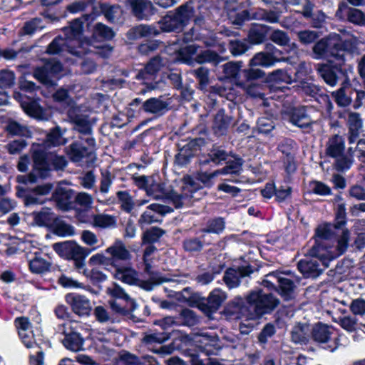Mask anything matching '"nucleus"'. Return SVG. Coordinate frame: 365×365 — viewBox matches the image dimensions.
<instances>
[{"label":"nucleus","mask_w":365,"mask_h":365,"mask_svg":"<svg viewBox=\"0 0 365 365\" xmlns=\"http://www.w3.org/2000/svg\"><path fill=\"white\" fill-rule=\"evenodd\" d=\"M242 61L228 62L223 65V71L227 78H236L242 67Z\"/></svg>","instance_id":"6e6d98bb"},{"label":"nucleus","mask_w":365,"mask_h":365,"mask_svg":"<svg viewBox=\"0 0 365 365\" xmlns=\"http://www.w3.org/2000/svg\"><path fill=\"white\" fill-rule=\"evenodd\" d=\"M227 294L220 289H215L207 297V304L214 312L217 311L222 302L226 299Z\"/></svg>","instance_id":"a19ab883"},{"label":"nucleus","mask_w":365,"mask_h":365,"mask_svg":"<svg viewBox=\"0 0 365 365\" xmlns=\"http://www.w3.org/2000/svg\"><path fill=\"white\" fill-rule=\"evenodd\" d=\"M300 42L304 44H309L314 42L319 38V33L315 31L304 30L297 33Z\"/></svg>","instance_id":"0e129e2a"},{"label":"nucleus","mask_w":365,"mask_h":365,"mask_svg":"<svg viewBox=\"0 0 365 365\" xmlns=\"http://www.w3.org/2000/svg\"><path fill=\"white\" fill-rule=\"evenodd\" d=\"M90 15H85L82 19H76L73 21L68 27L63 29L66 38L58 36L48 45L47 52L50 54H57L67 51L76 55L81 56L92 52L89 48L88 41H82L83 25L84 21H88Z\"/></svg>","instance_id":"f03ea898"},{"label":"nucleus","mask_w":365,"mask_h":365,"mask_svg":"<svg viewBox=\"0 0 365 365\" xmlns=\"http://www.w3.org/2000/svg\"><path fill=\"white\" fill-rule=\"evenodd\" d=\"M116 221L115 216L101 213L93 215L91 225L96 228L110 229L116 226Z\"/></svg>","instance_id":"bb28decb"},{"label":"nucleus","mask_w":365,"mask_h":365,"mask_svg":"<svg viewBox=\"0 0 365 365\" xmlns=\"http://www.w3.org/2000/svg\"><path fill=\"white\" fill-rule=\"evenodd\" d=\"M90 266L108 265L112 264L110 257H106L103 252H98L92 255L88 259Z\"/></svg>","instance_id":"69168bd1"},{"label":"nucleus","mask_w":365,"mask_h":365,"mask_svg":"<svg viewBox=\"0 0 365 365\" xmlns=\"http://www.w3.org/2000/svg\"><path fill=\"white\" fill-rule=\"evenodd\" d=\"M199 187L200 186H198L190 176H187L185 177L182 180L181 194L177 193L173 190L168 192L165 188L164 183L157 182L154 180V178H153L151 183L149 184L147 188L146 193L148 196L155 200L163 198L170 200L175 208H180L185 205V200L187 197H194L192 194L190 195L187 191L193 192V190H196L199 189Z\"/></svg>","instance_id":"7ed1b4c3"},{"label":"nucleus","mask_w":365,"mask_h":365,"mask_svg":"<svg viewBox=\"0 0 365 365\" xmlns=\"http://www.w3.org/2000/svg\"><path fill=\"white\" fill-rule=\"evenodd\" d=\"M267 51L257 53L250 61V67L261 66L269 68L275 65L277 62L283 61L284 58L281 56L282 52L273 47L272 49L267 46Z\"/></svg>","instance_id":"4468645a"},{"label":"nucleus","mask_w":365,"mask_h":365,"mask_svg":"<svg viewBox=\"0 0 365 365\" xmlns=\"http://www.w3.org/2000/svg\"><path fill=\"white\" fill-rule=\"evenodd\" d=\"M63 133L58 126L52 129L46 136V143L48 146H58L67 143L63 137Z\"/></svg>","instance_id":"3c124183"},{"label":"nucleus","mask_w":365,"mask_h":365,"mask_svg":"<svg viewBox=\"0 0 365 365\" xmlns=\"http://www.w3.org/2000/svg\"><path fill=\"white\" fill-rule=\"evenodd\" d=\"M24 346L27 348H32L33 352L30 355V365H43V353L41 349L35 343L26 342Z\"/></svg>","instance_id":"8fccbe9b"},{"label":"nucleus","mask_w":365,"mask_h":365,"mask_svg":"<svg viewBox=\"0 0 365 365\" xmlns=\"http://www.w3.org/2000/svg\"><path fill=\"white\" fill-rule=\"evenodd\" d=\"M62 70V65L59 61L52 59L45 63L43 67L37 68L34 71V76L41 83L47 84L50 78L58 74Z\"/></svg>","instance_id":"6ab92c4d"},{"label":"nucleus","mask_w":365,"mask_h":365,"mask_svg":"<svg viewBox=\"0 0 365 365\" xmlns=\"http://www.w3.org/2000/svg\"><path fill=\"white\" fill-rule=\"evenodd\" d=\"M309 331V326L306 324H298L295 325L292 331V340L296 343H304L307 340Z\"/></svg>","instance_id":"c03bdc74"},{"label":"nucleus","mask_w":365,"mask_h":365,"mask_svg":"<svg viewBox=\"0 0 365 365\" xmlns=\"http://www.w3.org/2000/svg\"><path fill=\"white\" fill-rule=\"evenodd\" d=\"M130 6L134 15L139 19H147L153 14V5L148 0H120Z\"/></svg>","instance_id":"a211bd4d"},{"label":"nucleus","mask_w":365,"mask_h":365,"mask_svg":"<svg viewBox=\"0 0 365 365\" xmlns=\"http://www.w3.org/2000/svg\"><path fill=\"white\" fill-rule=\"evenodd\" d=\"M317 71L327 85L334 87L337 84V76L329 66L318 64Z\"/></svg>","instance_id":"4c0bfd02"},{"label":"nucleus","mask_w":365,"mask_h":365,"mask_svg":"<svg viewBox=\"0 0 365 365\" xmlns=\"http://www.w3.org/2000/svg\"><path fill=\"white\" fill-rule=\"evenodd\" d=\"M169 336L165 333H151L146 334L143 341L147 345H152L154 344H162L168 339Z\"/></svg>","instance_id":"4d7b16f0"},{"label":"nucleus","mask_w":365,"mask_h":365,"mask_svg":"<svg viewBox=\"0 0 365 365\" xmlns=\"http://www.w3.org/2000/svg\"><path fill=\"white\" fill-rule=\"evenodd\" d=\"M173 209L169 206L163 205L157 203H153L147 207V209L141 215L139 219V223L143 224H152L158 221L160 215L171 212Z\"/></svg>","instance_id":"f3484780"},{"label":"nucleus","mask_w":365,"mask_h":365,"mask_svg":"<svg viewBox=\"0 0 365 365\" xmlns=\"http://www.w3.org/2000/svg\"><path fill=\"white\" fill-rule=\"evenodd\" d=\"M143 107L147 113L161 115L166 110L168 104L159 98H151L144 102Z\"/></svg>","instance_id":"72a5a7b5"},{"label":"nucleus","mask_w":365,"mask_h":365,"mask_svg":"<svg viewBox=\"0 0 365 365\" xmlns=\"http://www.w3.org/2000/svg\"><path fill=\"white\" fill-rule=\"evenodd\" d=\"M310 109L304 106L294 108L289 113V121L294 125L309 131L316 123L311 115Z\"/></svg>","instance_id":"dca6fc26"},{"label":"nucleus","mask_w":365,"mask_h":365,"mask_svg":"<svg viewBox=\"0 0 365 365\" xmlns=\"http://www.w3.org/2000/svg\"><path fill=\"white\" fill-rule=\"evenodd\" d=\"M106 252L110 255L111 263L118 261H127L131 259V254L125 245L120 240H116L106 248Z\"/></svg>","instance_id":"4be33fe9"},{"label":"nucleus","mask_w":365,"mask_h":365,"mask_svg":"<svg viewBox=\"0 0 365 365\" xmlns=\"http://www.w3.org/2000/svg\"><path fill=\"white\" fill-rule=\"evenodd\" d=\"M349 125V143H354L358 138L362 129L363 122L357 113H349L347 120Z\"/></svg>","instance_id":"393cba45"},{"label":"nucleus","mask_w":365,"mask_h":365,"mask_svg":"<svg viewBox=\"0 0 365 365\" xmlns=\"http://www.w3.org/2000/svg\"><path fill=\"white\" fill-rule=\"evenodd\" d=\"M247 302L250 311L248 319H257L272 312L279 304V300L272 294L264 293L262 290L252 292L247 296Z\"/></svg>","instance_id":"423d86ee"},{"label":"nucleus","mask_w":365,"mask_h":365,"mask_svg":"<svg viewBox=\"0 0 365 365\" xmlns=\"http://www.w3.org/2000/svg\"><path fill=\"white\" fill-rule=\"evenodd\" d=\"M31 242L30 241L24 240V252L26 253L27 257L29 261V268L30 270L33 273L36 274H42L49 270L51 262L48 261L42 252H39L38 248H34V251L33 252L34 257H29V255H31L32 252H26V250H29L31 247Z\"/></svg>","instance_id":"2eb2a0df"},{"label":"nucleus","mask_w":365,"mask_h":365,"mask_svg":"<svg viewBox=\"0 0 365 365\" xmlns=\"http://www.w3.org/2000/svg\"><path fill=\"white\" fill-rule=\"evenodd\" d=\"M346 20L354 25L365 27V11L349 7L346 9Z\"/></svg>","instance_id":"37998d69"},{"label":"nucleus","mask_w":365,"mask_h":365,"mask_svg":"<svg viewBox=\"0 0 365 365\" xmlns=\"http://www.w3.org/2000/svg\"><path fill=\"white\" fill-rule=\"evenodd\" d=\"M34 220L38 226H48L53 221L54 217L51 209L44 207L39 212L34 214Z\"/></svg>","instance_id":"09e8293b"},{"label":"nucleus","mask_w":365,"mask_h":365,"mask_svg":"<svg viewBox=\"0 0 365 365\" xmlns=\"http://www.w3.org/2000/svg\"><path fill=\"white\" fill-rule=\"evenodd\" d=\"M67 113L70 121L74 125V129L86 135L85 138H82V140H84L88 147H94L95 139L91 136L92 124L88 113L85 112L83 107L80 106L72 107Z\"/></svg>","instance_id":"6e6552de"},{"label":"nucleus","mask_w":365,"mask_h":365,"mask_svg":"<svg viewBox=\"0 0 365 365\" xmlns=\"http://www.w3.org/2000/svg\"><path fill=\"white\" fill-rule=\"evenodd\" d=\"M53 197L59 209L66 210L70 207L71 190L59 186L56 189Z\"/></svg>","instance_id":"cd10ccee"},{"label":"nucleus","mask_w":365,"mask_h":365,"mask_svg":"<svg viewBox=\"0 0 365 365\" xmlns=\"http://www.w3.org/2000/svg\"><path fill=\"white\" fill-rule=\"evenodd\" d=\"M81 240L83 244L89 247V248H86L90 252V254L104 246V242L101 241L93 232L88 230L81 232Z\"/></svg>","instance_id":"c85d7f7f"},{"label":"nucleus","mask_w":365,"mask_h":365,"mask_svg":"<svg viewBox=\"0 0 365 365\" xmlns=\"http://www.w3.org/2000/svg\"><path fill=\"white\" fill-rule=\"evenodd\" d=\"M345 140L339 135L331 136L325 145V153L327 156L336 159L337 170L344 171L349 170L354 163V150L349 148L347 154L344 155Z\"/></svg>","instance_id":"20e7f679"},{"label":"nucleus","mask_w":365,"mask_h":365,"mask_svg":"<svg viewBox=\"0 0 365 365\" xmlns=\"http://www.w3.org/2000/svg\"><path fill=\"white\" fill-rule=\"evenodd\" d=\"M160 31L150 25L141 24L130 29L127 33V37L130 40H135L143 37L155 36Z\"/></svg>","instance_id":"a878e982"},{"label":"nucleus","mask_w":365,"mask_h":365,"mask_svg":"<svg viewBox=\"0 0 365 365\" xmlns=\"http://www.w3.org/2000/svg\"><path fill=\"white\" fill-rule=\"evenodd\" d=\"M65 338L63 341L65 347L72 351H78L83 349V339L76 332L66 334L64 332Z\"/></svg>","instance_id":"f704fd0d"},{"label":"nucleus","mask_w":365,"mask_h":365,"mask_svg":"<svg viewBox=\"0 0 365 365\" xmlns=\"http://www.w3.org/2000/svg\"><path fill=\"white\" fill-rule=\"evenodd\" d=\"M220 175L219 174H216V170L213 173H208L207 172H199L195 178L190 177L192 180H193L198 186H200L199 189L196 190H193V192H188V194H192L194 197H187L185 200V205L190 203V200L193 199L194 200H197L201 198L202 193L198 192L202 188V186L200 184L201 182L204 186L211 187L213 184L212 179Z\"/></svg>","instance_id":"aec40b11"},{"label":"nucleus","mask_w":365,"mask_h":365,"mask_svg":"<svg viewBox=\"0 0 365 365\" xmlns=\"http://www.w3.org/2000/svg\"><path fill=\"white\" fill-rule=\"evenodd\" d=\"M225 229V222L222 218H216L210 221L207 227L203 230L205 232L219 234Z\"/></svg>","instance_id":"680f3d73"},{"label":"nucleus","mask_w":365,"mask_h":365,"mask_svg":"<svg viewBox=\"0 0 365 365\" xmlns=\"http://www.w3.org/2000/svg\"><path fill=\"white\" fill-rule=\"evenodd\" d=\"M55 232L61 237H68L75 235L74 227L65 222H59L56 225Z\"/></svg>","instance_id":"774afa93"},{"label":"nucleus","mask_w":365,"mask_h":365,"mask_svg":"<svg viewBox=\"0 0 365 365\" xmlns=\"http://www.w3.org/2000/svg\"><path fill=\"white\" fill-rule=\"evenodd\" d=\"M101 8L106 19L110 22L118 21L123 14V11L119 6H111L110 4H103Z\"/></svg>","instance_id":"a18cd8bd"},{"label":"nucleus","mask_w":365,"mask_h":365,"mask_svg":"<svg viewBox=\"0 0 365 365\" xmlns=\"http://www.w3.org/2000/svg\"><path fill=\"white\" fill-rule=\"evenodd\" d=\"M289 4L293 6H299L302 7V14L306 18H309L312 15L314 5L309 0H287Z\"/></svg>","instance_id":"5fc2aeb1"},{"label":"nucleus","mask_w":365,"mask_h":365,"mask_svg":"<svg viewBox=\"0 0 365 365\" xmlns=\"http://www.w3.org/2000/svg\"><path fill=\"white\" fill-rule=\"evenodd\" d=\"M270 39L279 46H286L289 42L288 35L284 31L278 29L271 34Z\"/></svg>","instance_id":"338daca9"},{"label":"nucleus","mask_w":365,"mask_h":365,"mask_svg":"<svg viewBox=\"0 0 365 365\" xmlns=\"http://www.w3.org/2000/svg\"><path fill=\"white\" fill-rule=\"evenodd\" d=\"M115 36V32L108 26L101 24L98 23L96 24L93 36L98 40H110Z\"/></svg>","instance_id":"de8ad7c7"},{"label":"nucleus","mask_w":365,"mask_h":365,"mask_svg":"<svg viewBox=\"0 0 365 365\" xmlns=\"http://www.w3.org/2000/svg\"><path fill=\"white\" fill-rule=\"evenodd\" d=\"M249 48L247 42L244 41H231L230 50L234 56H240L245 53Z\"/></svg>","instance_id":"052dcab7"},{"label":"nucleus","mask_w":365,"mask_h":365,"mask_svg":"<svg viewBox=\"0 0 365 365\" xmlns=\"http://www.w3.org/2000/svg\"><path fill=\"white\" fill-rule=\"evenodd\" d=\"M67 155L71 161L78 163L90 154L88 148L83 146L81 143L75 142L67 148Z\"/></svg>","instance_id":"c756f323"},{"label":"nucleus","mask_w":365,"mask_h":365,"mask_svg":"<svg viewBox=\"0 0 365 365\" xmlns=\"http://www.w3.org/2000/svg\"><path fill=\"white\" fill-rule=\"evenodd\" d=\"M312 338L319 343H327L333 339V344L328 346L331 351H334L341 345V336L336 337L334 328L328 325L321 323L316 324L312 329Z\"/></svg>","instance_id":"ddd939ff"},{"label":"nucleus","mask_w":365,"mask_h":365,"mask_svg":"<svg viewBox=\"0 0 365 365\" xmlns=\"http://www.w3.org/2000/svg\"><path fill=\"white\" fill-rule=\"evenodd\" d=\"M232 119L226 115L222 110L219 111L215 117L213 130L217 135H223L228 129Z\"/></svg>","instance_id":"473e14b6"},{"label":"nucleus","mask_w":365,"mask_h":365,"mask_svg":"<svg viewBox=\"0 0 365 365\" xmlns=\"http://www.w3.org/2000/svg\"><path fill=\"white\" fill-rule=\"evenodd\" d=\"M52 189L51 184H46L38 186L33 192L31 195L26 196V199H24V202L28 205L31 203H43V200L40 199V197L48 194Z\"/></svg>","instance_id":"58836bf2"},{"label":"nucleus","mask_w":365,"mask_h":365,"mask_svg":"<svg viewBox=\"0 0 365 365\" xmlns=\"http://www.w3.org/2000/svg\"><path fill=\"white\" fill-rule=\"evenodd\" d=\"M113 276L116 279L120 280L123 283L130 285H138L146 291H151L155 285L165 282H180L178 279L162 277L160 274H148L149 279L148 280H141L138 278V273L130 267H118Z\"/></svg>","instance_id":"39448f33"},{"label":"nucleus","mask_w":365,"mask_h":365,"mask_svg":"<svg viewBox=\"0 0 365 365\" xmlns=\"http://www.w3.org/2000/svg\"><path fill=\"white\" fill-rule=\"evenodd\" d=\"M209 160H205L202 163L205 164L211 161L215 164H220L222 161H226L229 155L222 149L219 148H212L209 155Z\"/></svg>","instance_id":"864d4df0"},{"label":"nucleus","mask_w":365,"mask_h":365,"mask_svg":"<svg viewBox=\"0 0 365 365\" xmlns=\"http://www.w3.org/2000/svg\"><path fill=\"white\" fill-rule=\"evenodd\" d=\"M117 197L121 203L123 209L128 212L133 210L134 205L142 206L148 202L147 200H138L135 203H134L132 197L127 191H118L117 192Z\"/></svg>","instance_id":"c9c22d12"},{"label":"nucleus","mask_w":365,"mask_h":365,"mask_svg":"<svg viewBox=\"0 0 365 365\" xmlns=\"http://www.w3.org/2000/svg\"><path fill=\"white\" fill-rule=\"evenodd\" d=\"M164 234V231L160 228L153 227L144 232L143 236V243L154 242Z\"/></svg>","instance_id":"13d9d810"},{"label":"nucleus","mask_w":365,"mask_h":365,"mask_svg":"<svg viewBox=\"0 0 365 365\" xmlns=\"http://www.w3.org/2000/svg\"><path fill=\"white\" fill-rule=\"evenodd\" d=\"M268 80L275 83H289L291 78L284 70L277 69L269 74Z\"/></svg>","instance_id":"e2e57ef3"},{"label":"nucleus","mask_w":365,"mask_h":365,"mask_svg":"<svg viewBox=\"0 0 365 365\" xmlns=\"http://www.w3.org/2000/svg\"><path fill=\"white\" fill-rule=\"evenodd\" d=\"M194 9L191 4H185L178 7L175 14L168 15L161 21L160 29L164 31H173L186 25L192 19Z\"/></svg>","instance_id":"9d476101"},{"label":"nucleus","mask_w":365,"mask_h":365,"mask_svg":"<svg viewBox=\"0 0 365 365\" xmlns=\"http://www.w3.org/2000/svg\"><path fill=\"white\" fill-rule=\"evenodd\" d=\"M282 274L278 272L269 273L265 276L262 284L269 289H277L280 280L278 281L276 279H282L283 277Z\"/></svg>","instance_id":"bf43d9fd"},{"label":"nucleus","mask_w":365,"mask_h":365,"mask_svg":"<svg viewBox=\"0 0 365 365\" xmlns=\"http://www.w3.org/2000/svg\"><path fill=\"white\" fill-rule=\"evenodd\" d=\"M54 101L60 103L68 110L72 107L78 106L76 105L73 98L68 95V92L66 89L60 88L57 90L53 95Z\"/></svg>","instance_id":"79ce46f5"},{"label":"nucleus","mask_w":365,"mask_h":365,"mask_svg":"<svg viewBox=\"0 0 365 365\" xmlns=\"http://www.w3.org/2000/svg\"><path fill=\"white\" fill-rule=\"evenodd\" d=\"M351 88L345 83L338 91L333 92L332 96L339 106L346 107L351 102Z\"/></svg>","instance_id":"2f4dec72"},{"label":"nucleus","mask_w":365,"mask_h":365,"mask_svg":"<svg viewBox=\"0 0 365 365\" xmlns=\"http://www.w3.org/2000/svg\"><path fill=\"white\" fill-rule=\"evenodd\" d=\"M244 301L241 297H235L225 308V314L230 319H240L245 317L247 319L250 311H247L243 306Z\"/></svg>","instance_id":"5701e85b"},{"label":"nucleus","mask_w":365,"mask_h":365,"mask_svg":"<svg viewBox=\"0 0 365 365\" xmlns=\"http://www.w3.org/2000/svg\"><path fill=\"white\" fill-rule=\"evenodd\" d=\"M250 272L245 267L237 269H229L225 272L223 280L229 289L236 288L240 285V279L248 275Z\"/></svg>","instance_id":"b1692460"},{"label":"nucleus","mask_w":365,"mask_h":365,"mask_svg":"<svg viewBox=\"0 0 365 365\" xmlns=\"http://www.w3.org/2000/svg\"><path fill=\"white\" fill-rule=\"evenodd\" d=\"M53 248L60 257L66 259H85L90 255L86 247L72 240L55 243Z\"/></svg>","instance_id":"f8f14e48"},{"label":"nucleus","mask_w":365,"mask_h":365,"mask_svg":"<svg viewBox=\"0 0 365 365\" xmlns=\"http://www.w3.org/2000/svg\"><path fill=\"white\" fill-rule=\"evenodd\" d=\"M107 293L115 299H120L125 300L130 307L135 308V302L131 299L129 295L125 293L124 289L117 284H113V286L107 289Z\"/></svg>","instance_id":"ea45409f"},{"label":"nucleus","mask_w":365,"mask_h":365,"mask_svg":"<svg viewBox=\"0 0 365 365\" xmlns=\"http://www.w3.org/2000/svg\"><path fill=\"white\" fill-rule=\"evenodd\" d=\"M332 225L319 226L316 231L315 242L309 250L313 258L304 259L298 262V269L306 277L316 278L329 266V263L344 253L348 247L349 232L343 230L336 246L331 245Z\"/></svg>","instance_id":"f257e3e1"},{"label":"nucleus","mask_w":365,"mask_h":365,"mask_svg":"<svg viewBox=\"0 0 365 365\" xmlns=\"http://www.w3.org/2000/svg\"><path fill=\"white\" fill-rule=\"evenodd\" d=\"M340 46V36L336 34H331L314 44L312 49L314 58L321 59L333 56L338 59H343V54L340 53L341 51Z\"/></svg>","instance_id":"1a4fd4ad"},{"label":"nucleus","mask_w":365,"mask_h":365,"mask_svg":"<svg viewBox=\"0 0 365 365\" xmlns=\"http://www.w3.org/2000/svg\"><path fill=\"white\" fill-rule=\"evenodd\" d=\"M276 279L277 280V279ZM279 280L280 281L277 287L279 288L280 294L285 300L290 299L292 297L294 289L293 281L284 277H282V279H278V281Z\"/></svg>","instance_id":"49530a36"},{"label":"nucleus","mask_w":365,"mask_h":365,"mask_svg":"<svg viewBox=\"0 0 365 365\" xmlns=\"http://www.w3.org/2000/svg\"><path fill=\"white\" fill-rule=\"evenodd\" d=\"M200 46L196 43L187 45L177 51L173 61H178L187 64H192L195 60L199 63L212 62L215 64L221 61L220 57L210 50L200 51Z\"/></svg>","instance_id":"0eeeda50"},{"label":"nucleus","mask_w":365,"mask_h":365,"mask_svg":"<svg viewBox=\"0 0 365 365\" xmlns=\"http://www.w3.org/2000/svg\"><path fill=\"white\" fill-rule=\"evenodd\" d=\"M36 170L41 178H45L51 169L63 170L67 165V160L63 156L51 153L46 157L39 153L34 155Z\"/></svg>","instance_id":"9b49d317"},{"label":"nucleus","mask_w":365,"mask_h":365,"mask_svg":"<svg viewBox=\"0 0 365 365\" xmlns=\"http://www.w3.org/2000/svg\"><path fill=\"white\" fill-rule=\"evenodd\" d=\"M66 301L71 304L72 310L79 316L88 315L91 309L90 300L84 296L75 294H68Z\"/></svg>","instance_id":"412c9836"},{"label":"nucleus","mask_w":365,"mask_h":365,"mask_svg":"<svg viewBox=\"0 0 365 365\" xmlns=\"http://www.w3.org/2000/svg\"><path fill=\"white\" fill-rule=\"evenodd\" d=\"M265 10L258 9L253 12L250 16L249 13L247 11H243L241 13L237 14L236 19L233 21V24L240 25L242 21L245 19H253L256 20L264 21Z\"/></svg>","instance_id":"603ef678"},{"label":"nucleus","mask_w":365,"mask_h":365,"mask_svg":"<svg viewBox=\"0 0 365 365\" xmlns=\"http://www.w3.org/2000/svg\"><path fill=\"white\" fill-rule=\"evenodd\" d=\"M226 166L222 169L216 170V174L219 175H234L238 174L242 170V160L240 158L235 157L234 159H228L226 160Z\"/></svg>","instance_id":"e433bc0d"},{"label":"nucleus","mask_w":365,"mask_h":365,"mask_svg":"<svg viewBox=\"0 0 365 365\" xmlns=\"http://www.w3.org/2000/svg\"><path fill=\"white\" fill-rule=\"evenodd\" d=\"M166 65V61H164L160 56H156L152 58L145 66L143 71H141L137 75L138 79H147L148 75H153L157 73L160 69Z\"/></svg>","instance_id":"7c9ffc66"}]
</instances>
